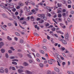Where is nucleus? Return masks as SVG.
I'll return each instance as SVG.
<instances>
[{"instance_id":"obj_1","label":"nucleus","mask_w":74,"mask_h":74,"mask_svg":"<svg viewBox=\"0 0 74 74\" xmlns=\"http://www.w3.org/2000/svg\"><path fill=\"white\" fill-rule=\"evenodd\" d=\"M60 41H62V42L64 44H67V42H66V40H65L64 39H61Z\"/></svg>"},{"instance_id":"obj_2","label":"nucleus","mask_w":74,"mask_h":74,"mask_svg":"<svg viewBox=\"0 0 74 74\" xmlns=\"http://www.w3.org/2000/svg\"><path fill=\"white\" fill-rule=\"evenodd\" d=\"M23 72V70L22 69H19L18 70V72L19 74L21 73H22Z\"/></svg>"},{"instance_id":"obj_3","label":"nucleus","mask_w":74,"mask_h":74,"mask_svg":"<svg viewBox=\"0 0 74 74\" xmlns=\"http://www.w3.org/2000/svg\"><path fill=\"white\" fill-rule=\"evenodd\" d=\"M18 5H19V6L22 7V6H23V5H24V4L23 3H22L21 2H19L18 3Z\"/></svg>"},{"instance_id":"obj_4","label":"nucleus","mask_w":74,"mask_h":74,"mask_svg":"<svg viewBox=\"0 0 74 74\" xmlns=\"http://www.w3.org/2000/svg\"><path fill=\"white\" fill-rule=\"evenodd\" d=\"M54 70L55 71L57 72L58 73H59V69L56 67L54 68Z\"/></svg>"},{"instance_id":"obj_5","label":"nucleus","mask_w":74,"mask_h":74,"mask_svg":"<svg viewBox=\"0 0 74 74\" xmlns=\"http://www.w3.org/2000/svg\"><path fill=\"white\" fill-rule=\"evenodd\" d=\"M25 73L26 74H32V72H30L29 71H25Z\"/></svg>"},{"instance_id":"obj_6","label":"nucleus","mask_w":74,"mask_h":74,"mask_svg":"<svg viewBox=\"0 0 74 74\" xmlns=\"http://www.w3.org/2000/svg\"><path fill=\"white\" fill-rule=\"evenodd\" d=\"M4 45V43L3 42H0V48H2V46Z\"/></svg>"},{"instance_id":"obj_7","label":"nucleus","mask_w":74,"mask_h":74,"mask_svg":"<svg viewBox=\"0 0 74 74\" xmlns=\"http://www.w3.org/2000/svg\"><path fill=\"white\" fill-rule=\"evenodd\" d=\"M23 65L25 66H28L29 65V64L28 63H27L26 62H25L23 63Z\"/></svg>"},{"instance_id":"obj_8","label":"nucleus","mask_w":74,"mask_h":74,"mask_svg":"<svg viewBox=\"0 0 74 74\" xmlns=\"http://www.w3.org/2000/svg\"><path fill=\"white\" fill-rule=\"evenodd\" d=\"M67 73L69 74H74V72L71 71H67Z\"/></svg>"},{"instance_id":"obj_9","label":"nucleus","mask_w":74,"mask_h":74,"mask_svg":"<svg viewBox=\"0 0 74 74\" xmlns=\"http://www.w3.org/2000/svg\"><path fill=\"white\" fill-rule=\"evenodd\" d=\"M56 32L57 33H60L61 34H63V33L61 31H56Z\"/></svg>"},{"instance_id":"obj_10","label":"nucleus","mask_w":74,"mask_h":74,"mask_svg":"<svg viewBox=\"0 0 74 74\" xmlns=\"http://www.w3.org/2000/svg\"><path fill=\"white\" fill-rule=\"evenodd\" d=\"M69 35L67 33L65 35V38H66V39H67Z\"/></svg>"},{"instance_id":"obj_11","label":"nucleus","mask_w":74,"mask_h":74,"mask_svg":"<svg viewBox=\"0 0 74 74\" xmlns=\"http://www.w3.org/2000/svg\"><path fill=\"white\" fill-rule=\"evenodd\" d=\"M0 73H4V70L2 69H0Z\"/></svg>"},{"instance_id":"obj_12","label":"nucleus","mask_w":74,"mask_h":74,"mask_svg":"<svg viewBox=\"0 0 74 74\" xmlns=\"http://www.w3.org/2000/svg\"><path fill=\"white\" fill-rule=\"evenodd\" d=\"M44 22V20H43V19H41L39 21V23H43Z\"/></svg>"},{"instance_id":"obj_13","label":"nucleus","mask_w":74,"mask_h":74,"mask_svg":"<svg viewBox=\"0 0 74 74\" xmlns=\"http://www.w3.org/2000/svg\"><path fill=\"white\" fill-rule=\"evenodd\" d=\"M15 34L17 36H18V37H20L21 35L18 32H16L15 33Z\"/></svg>"},{"instance_id":"obj_14","label":"nucleus","mask_w":74,"mask_h":74,"mask_svg":"<svg viewBox=\"0 0 74 74\" xmlns=\"http://www.w3.org/2000/svg\"><path fill=\"white\" fill-rule=\"evenodd\" d=\"M39 66L40 67L42 68V67H44V64H43L40 63L39 64Z\"/></svg>"},{"instance_id":"obj_15","label":"nucleus","mask_w":74,"mask_h":74,"mask_svg":"<svg viewBox=\"0 0 74 74\" xmlns=\"http://www.w3.org/2000/svg\"><path fill=\"white\" fill-rule=\"evenodd\" d=\"M1 51L2 53H4L5 52V50L4 49H1Z\"/></svg>"},{"instance_id":"obj_16","label":"nucleus","mask_w":74,"mask_h":74,"mask_svg":"<svg viewBox=\"0 0 74 74\" xmlns=\"http://www.w3.org/2000/svg\"><path fill=\"white\" fill-rule=\"evenodd\" d=\"M5 73H8V69L7 68H6L5 69Z\"/></svg>"},{"instance_id":"obj_17","label":"nucleus","mask_w":74,"mask_h":74,"mask_svg":"<svg viewBox=\"0 0 74 74\" xmlns=\"http://www.w3.org/2000/svg\"><path fill=\"white\" fill-rule=\"evenodd\" d=\"M30 18L31 19H33V20H32V21H33V22L34 21V17L33 16H31Z\"/></svg>"},{"instance_id":"obj_18","label":"nucleus","mask_w":74,"mask_h":74,"mask_svg":"<svg viewBox=\"0 0 74 74\" xmlns=\"http://www.w3.org/2000/svg\"><path fill=\"white\" fill-rule=\"evenodd\" d=\"M56 56L57 57V58H59V56H60V58H61V57L62 56H61L59 55L57 53H56Z\"/></svg>"},{"instance_id":"obj_19","label":"nucleus","mask_w":74,"mask_h":74,"mask_svg":"<svg viewBox=\"0 0 74 74\" xmlns=\"http://www.w3.org/2000/svg\"><path fill=\"white\" fill-rule=\"evenodd\" d=\"M45 26L46 27H47V26H49V24L48 23H46L45 24Z\"/></svg>"},{"instance_id":"obj_20","label":"nucleus","mask_w":74,"mask_h":74,"mask_svg":"<svg viewBox=\"0 0 74 74\" xmlns=\"http://www.w3.org/2000/svg\"><path fill=\"white\" fill-rule=\"evenodd\" d=\"M51 30H52V31H53V32H55V30H56V28L53 27L52 28H51Z\"/></svg>"},{"instance_id":"obj_21","label":"nucleus","mask_w":74,"mask_h":74,"mask_svg":"<svg viewBox=\"0 0 74 74\" xmlns=\"http://www.w3.org/2000/svg\"><path fill=\"white\" fill-rule=\"evenodd\" d=\"M44 16V14H41V16H40V18H41V19H43V18Z\"/></svg>"},{"instance_id":"obj_22","label":"nucleus","mask_w":74,"mask_h":74,"mask_svg":"<svg viewBox=\"0 0 74 74\" xmlns=\"http://www.w3.org/2000/svg\"><path fill=\"white\" fill-rule=\"evenodd\" d=\"M7 38L8 40H9L10 41L11 40H12V38L10 37V36H8L7 37Z\"/></svg>"},{"instance_id":"obj_23","label":"nucleus","mask_w":74,"mask_h":74,"mask_svg":"<svg viewBox=\"0 0 74 74\" xmlns=\"http://www.w3.org/2000/svg\"><path fill=\"white\" fill-rule=\"evenodd\" d=\"M48 62L49 64H52L53 63L52 62L49 60H48Z\"/></svg>"},{"instance_id":"obj_24","label":"nucleus","mask_w":74,"mask_h":74,"mask_svg":"<svg viewBox=\"0 0 74 74\" xmlns=\"http://www.w3.org/2000/svg\"><path fill=\"white\" fill-rule=\"evenodd\" d=\"M12 63L13 64H15V65H17V63H16V62H12Z\"/></svg>"},{"instance_id":"obj_25","label":"nucleus","mask_w":74,"mask_h":74,"mask_svg":"<svg viewBox=\"0 0 74 74\" xmlns=\"http://www.w3.org/2000/svg\"><path fill=\"white\" fill-rule=\"evenodd\" d=\"M20 43H23V40L22 39H21L20 40Z\"/></svg>"},{"instance_id":"obj_26","label":"nucleus","mask_w":74,"mask_h":74,"mask_svg":"<svg viewBox=\"0 0 74 74\" xmlns=\"http://www.w3.org/2000/svg\"><path fill=\"white\" fill-rule=\"evenodd\" d=\"M18 55H19L21 58H22V56H23L22 54H21L20 53H18Z\"/></svg>"},{"instance_id":"obj_27","label":"nucleus","mask_w":74,"mask_h":74,"mask_svg":"<svg viewBox=\"0 0 74 74\" xmlns=\"http://www.w3.org/2000/svg\"><path fill=\"white\" fill-rule=\"evenodd\" d=\"M58 18H61V17H62V14H58Z\"/></svg>"},{"instance_id":"obj_28","label":"nucleus","mask_w":74,"mask_h":74,"mask_svg":"<svg viewBox=\"0 0 74 74\" xmlns=\"http://www.w3.org/2000/svg\"><path fill=\"white\" fill-rule=\"evenodd\" d=\"M27 56H28V58H29L30 59L32 58V56L30 54H27Z\"/></svg>"},{"instance_id":"obj_29","label":"nucleus","mask_w":74,"mask_h":74,"mask_svg":"<svg viewBox=\"0 0 74 74\" xmlns=\"http://www.w3.org/2000/svg\"><path fill=\"white\" fill-rule=\"evenodd\" d=\"M14 23L15 25L16 26H18V25L17 24V23L16 22V21H14Z\"/></svg>"},{"instance_id":"obj_30","label":"nucleus","mask_w":74,"mask_h":74,"mask_svg":"<svg viewBox=\"0 0 74 74\" xmlns=\"http://www.w3.org/2000/svg\"><path fill=\"white\" fill-rule=\"evenodd\" d=\"M5 56L7 58H8L9 56H8V54L7 53L5 54Z\"/></svg>"},{"instance_id":"obj_31","label":"nucleus","mask_w":74,"mask_h":74,"mask_svg":"<svg viewBox=\"0 0 74 74\" xmlns=\"http://www.w3.org/2000/svg\"><path fill=\"white\" fill-rule=\"evenodd\" d=\"M65 49V48H64V47H62V48H61V51H64Z\"/></svg>"},{"instance_id":"obj_32","label":"nucleus","mask_w":74,"mask_h":74,"mask_svg":"<svg viewBox=\"0 0 74 74\" xmlns=\"http://www.w3.org/2000/svg\"><path fill=\"white\" fill-rule=\"evenodd\" d=\"M50 60H51V61L53 62H55V60L53 59H50Z\"/></svg>"},{"instance_id":"obj_33","label":"nucleus","mask_w":74,"mask_h":74,"mask_svg":"<svg viewBox=\"0 0 74 74\" xmlns=\"http://www.w3.org/2000/svg\"><path fill=\"white\" fill-rule=\"evenodd\" d=\"M57 5H58V7H61V6H62V4H59V3H58L57 4Z\"/></svg>"},{"instance_id":"obj_34","label":"nucleus","mask_w":74,"mask_h":74,"mask_svg":"<svg viewBox=\"0 0 74 74\" xmlns=\"http://www.w3.org/2000/svg\"><path fill=\"white\" fill-rule=\"evenodd\" d=\"M14 39L15 41H18V38L16 37H14Z\"/></svg>"},{"instance_id":"obj_35","label":"nucleus","mask_w":74,"mask_h":74,"mask_svg":"<svg viewBox=\"0 0 74 74\" xmlns=\"http://www.w3.org/2000/svg\"><path fill=\"white\" fill-rule=\"evenodd\" d=\"M43 19L44 20L46 21L47 20V17H46L45 16H44L43 17Z\"/></svg>"},{"instance_id":"obj_36","label":"nucleus","mask_w":74,"mask_h":74,"mask_svg":"<svg viewBox=\"0 0 74 74\" xmlns=\"http://www.w3.org/2000/svg\"><path fill=\"white\" fill-rule=\"evenodd\" d=\"M40 53H42V54H44L45 53L42 50H40Z\"/></svg>"},{"instance_id":"obj_37","label":"nucleus","mask_w":74,"mask_h":74,"mask_svg":"<svg viewBox=\"0 0 74 74\" xmlns=\"http://www.w3.org/2000/svg\"><path fill=\"white\" fill-rule=\"evenodd\" d=\"M10 59H15V57L14 56L10 57Z\"/></svg>"},{"instance_id":"obj_38","label":"nucleus","mask_w":74,"mask_h":74,"mask_svg":"<svg viewBox=\"0 0 74 74\" xmlns=\"http://www.w3.org/2000/svg\"><path fill=\"white\" fill-rule=\"evenodd\" d=\"M54 36H55V37H58V35H57V34H54Z\"/></svg>"},{"instance_id":"obj_39","label":"nucleus","mask_w":74,"mask_h":74,"mask_svg":"<svg viewBox=\"0 0 74 74\" xmlns=\"http://www.w3.org/2000/svg\"><path fill=\"white\" fill-rule=\"evenodd\" d=\"M19 25L20 27H21V28L22 29H25V28L22 27V26H21V25Z\"/></svg>"},{"instance_id":"obj_40","label":"nucleus","mask_w":74,"mask_h":74,"mask_svg":"<svg viewBox=\"0 0 74 74\" xmlns=\"http://www.w3.org/2000/svg\"><path fill=\"white\" fill-rule=\"evenodd\" d=\"M53 21H54V22L56 23V24H58V23H57V22H56V21L55 20L54 18H53Z\"/></svg>"},{"instance_id":"obj_41","label":"nucleus","mask_w":74,"mask_h":74,"mask_svg":"<svg viewBox=\"0 0 74 74\" xmlns=\"http://www.w3.org/2000/svg\"><path fill=\"white\" fill-rule=\"evenodd\" d=\"M12 11L13 12H15V11H16V9L14 8L12 9Z\"/></svg>"},{"instance_id":"obj_42","label":"nucleus","mask_w":74,"mask_h":74,"mask_svg":"<svg viewBox=\"0 0 74 74\" xmlns=\"http://www.w3.org/2000/svg\"><path fill=\"white\" fill-rule=\"evenodd\" d=\"M12 61H16V62H18V60L14 59L12 60Z\"/></svg>"},{"instance_id":"obj_43","label":"nucleus","mask_w":74,"mask_h":74,"mask_svg":"<svg viewBox=\"0 0 74 74\" xmlns=\"http://www.w3.org/2000/svg\"><path fill=\"white\" fill-rule=\"evenodd\" d=\"M46 8H47V10H48L51 8H50V7H49L48 6H47Z\"/></svg>"},{"instance_id":"obj_44","label":"nucleus","mask_w":74,"mask_h":74,"mask_svg":"<svg viewBox=\"0 0 74 74\" xmlns=\"http://www.w3.org/2000/svg\"><path fill=\"white\" fill-rule=\"evenodd\" d=\"M29 61L30 63H32L33 62V61L31 60H29Z\"/></svg>"},{"instance_id":"obj_45","label":"nucleus","mask_w":74,"mask_h":74,"mask_svg":"<svg viewBox=\"0 0 74 74\" xmlns=\"http://www.w3.org/2000/svg\"><path fill=\"white\" fill-rule=\"evenodd\" d=\"M57 62L58 63V65L59 66H60V63H59V61H57Z\"/></svg>"},{"instance_id":"obj_46","label":"nucleus","mask_w":74,"mask_h":74,"mask_svg":"<svg viewBox=\"0 0 74 74\" xmlns=\"http://www.w3.org/2000/svg\"><path fill=\"white\" fill-rule=\"evenodd\" d=\"M68 4H71V1L70 0H69L68 1Z\"/></svg>"},{"instance_id":"obj_47","label":"nucleus","mask_w":74,"mask_h":74,"mask_svg":"<svg viewBox=\"0 0 74 74\" xmlns=\"http://www.w3.org/2000/svg\"><path fill=\"white\" fill-rule=\"evenodd\" d=\"M30 3L31 4H33V5H35V3L32 1L30 2Z\"/></svg>"},{"instance_id":"obj_48","label":"nucleus","mask_w":74,"mask_h":74,"mask_svg":"<svg viewBox=\"0 0 74 74\" xmlns=\"http://www.w3.org/2000/svg\"><path fill=\"white\" fill-rule=\"evenodd\" d=\"M10 48L11 49H12V51H15V49H14V48L12 47H10Z\"/></svg>"},{"instance_id":"obj_49","label":"nucleus","mask_w":74,"mask_h":74,"mask_svg":"<svg viewBox=\"0 0 74 74\" xmlns=\"http://www.w3.org/2000/svg\"><path fill=\"white\" fill-rule=\"evenodd\" d=\"M11 23H8V26H11Z\"/></svg>"},{"instance_id":"obj_50","label":"nucleus","mask_w":74,"mask_h":74,"mask_svg":"<svg viewBox=\"0 0 74 74\" xmlns=\"http://www.w3.org/2000/svg\"><path fill=\"white\" fill-rule=\"evenodd\" d=\"M68 8H70L71 7V5H68Z\"/></svg>"},{"instance_id":"obj_51","label":"nucleus","mask_w":74,"mask_h":74,"mask_svg":"<svg viewBox=\"0 0 74 74\" xmlns=\"http://www.w3.org/2000/svg\"><path fill=\"white\" fill-rule=\"evenodd\" d=\"M70 13L71 14H73L74 13V11H71L70 12Z\"/></svg>"},{"instance_id":"obj_52","label":"nucleus","mask_w":74,"mask_h":74,"mask_svg":"<svg viewBox=\"0 0 74 74\" xmlns=\"http://www.w3.org/2000/svg\"><path fill=\"white\" fill-rule=\"evenodd\" d=\"M45 66L46 67H49V64H46L45 65Z\"/></svg>"},{"instance_id":"obj_53","label":"nucleus","mask_w":74,"mask_h":74,"mask_svg":"<svg viewBox=\"0 0 74 74\" xmlns=\"http://www.w3.org/2000/svg\"><path fill=\"white\" fill-rule=\"evenodd\" d=\"M47 15L48 16H49V17H50L51 16V15L50 14V13H48L47 14Z\"/></svg>"},{"instance_id":"obj_54","label":"nucleus","mask_w":74,"mask_h":74,"mask_svg":"<svg viewBox=\"0 0 74 74\" xmlns=\"http://www.w3.org/2000/svg\"><path fill=\"white\" fill-rule=\"evenodd\" d=\"M8 52H9V53H12V51H11V50H9L8 51Z\"/></svg>"},{"instance_id":"obj_55","label":"nucleus","mask_w":74,"mask_h":74,"mask_svg":"<svg viewBox=\"0 0 74 74\" xmlns=\"http://www.w3.org/2000/svg\"><path fill=\"white\" fill-rule=\"evenodd\" d=\"M19 8H20V6L18 5V6L16 7V9H19Z\"/></svg>"},{"instance_id":"obj_56","label":"nucleus","mask_w":74,"mask_h":74,"mask_svg":"<svg viewBox=\"0 0 74 74\" xmlns=\"http://www.w3.org/2000/svg\"><path fill=\"white\" fill-rule=\"evenodd\" d=\"M36 56L37 57H39L40 56V54L38 53L36 54Z\"/></svg>"},{"instance_id":"obj_57","label":"nucleus","mask_w":74,"mask_h":74,"mask_svg":"<svg viewBox=\"0 0 74 74\" xmlns=\"http://www.w3.org/2000/svg\"><path fill=\"white\" fill-rule=\"evenodd\" d=\"M36 60L38 62H40V60L38 58H37L36 59Z\"/></svg>"},{"instance_id":"obj_58","label":"nucleus","mask_w":74,"mask_h":74,"mask_svg":"<svg viewBox=\"0 0 74 74\" xmlns=\"http://www.w3.org/2000/svg\"><path fill=\"white\" fill-rule=\"evenodd\" d=\"M2 29L4 30H5L6 31L7 30V29H6V28H5V27H3V28H2Z\"/></svg>"},{"instance_id":"obj_59","label":"nucleus","mask_w":74,"mask_h":74,"mask_svg":"<svg viewBox=\"0 0 74 74\" xmlns=\"http://www.w3.org/2000/svg\"><path fill=\"white\" fill-rule=\"evenodd\" d=\"M53 26L52 25H51L48 28H50V27H53Z\"/></svg>"},{"instance_id":"obj_60","label":"nucleus","mask_w":74,"mask_h":74,"mask_svg":"<svg viewBox=\"0 0 74 74\" xmlns=\"http://www.w3.org/2000/svg\"><path fill=\"white\" fill-rule=\"evenodd\" d=\"M60 25L61 26H62V27L63 26V24L62 23H60Z\"/></svg>"},{"instance_id":"obj_61","label":"nucleus","mask_w":74,"mask_h":74,"mask_svg":"<svg viewBox=\"0 0 74 74\" xmlns=\"http://www.w3.org/2000/svg\"><path fill=\"white\" fill-rule=\"evenodd\" d=\"M42 60H46V59L44 57H42Z\"/></svg>"},{"instance_id":"obj_62","label":"nucleus","mask_w":74,"mask_h":74,"mask_svg":"<svg viewBox=\"0 0 74 74\" xmlns=\"http://www.w3.org/2000/svg\"><path fill=\"white\" fill-rule=\"evenodd\" d=\"M43 42H47V40L46 39H44L43 40Z\"/></svg>"},{"instance_id":"obj_63","label":"nucleus","mask_w":74,"mask_h":74,"mask_svg":"<svg viewBox=\"0 0 74 74\" xmlns=\"http://www.w3.org/2000/svg\"><path fill=\"white\" fill-rule=\"evenodd\" d=\"M12 70H15V67H13L12 68Z\"/></svg>"},{"instance_id":"obj_64","label":"nucleus","mask_w":74,"mask_h":74,"mask_svg":"<svg viewBox=\"0 0 74 74\" xmlns=\"http://www.w3.org/2000/svg\"><path fill=\"white\" fill-rule=\"evenodd\" d=\"M47 74H52L51 73V71H49L47 73Z\"/></svg>"}]
</instances>
